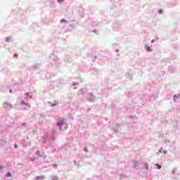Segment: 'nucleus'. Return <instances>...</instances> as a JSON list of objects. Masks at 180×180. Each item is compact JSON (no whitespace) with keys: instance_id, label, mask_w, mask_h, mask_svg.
<instances>
[{"instance_id":"1","label":"nucleus","mask_w":180,"mask_h":180,"mask_svg":"<svg viewBox=\"0 0 180 180\" xmlns=\"http://www.w3.org/2000/svg\"><path fill=\"white\" fill-rule=\"evenodd\" d=\"M57 124L60 130H65L68 127V124L61 118L58 119Z\"/></svg>"},{"instance_id":"2","label":"nucleus","mask_w":180,"mask_h":180,"mask_svg":"<svg viewBox=\"0 0 180 180\" xmlns=\"http://www.w3.org/2000/svg\"><path fill=\"white\" fill-rule=\"evenodd\" d=\"M4 108H6V109H7V110H11V109H12V104H11V103H8V102H5L4 103Z\"/></svg>"},{"instance_id":"3","label":"nucleus","mask_w":180,"mask_h":180,"mask_svg":"<svg viewBox=\"0 0 180 180\" xmlns=\"http://www.w3.org/2000/svg\"><path fill=\"white\" fill-rule=\"evenodd\" d=\"M32 108V105L30 104H25V106L24 108L25 110H29Z\"/></svg>"},{"instance_id":"4","label":"nucleus","mask_w":180,"mask_h":180,"mask_svg":"<svg viewBox=\"0 0 180 180\" xmlns=\"http://www.w3.org/2000/svg\"><path fill=\"white\" fill-rule=\"evenodd\" d=\"M49 103H51V106H56V105H57V103H57V101H54V102L52 103H51V102H49Z\"/></svg>"},{"instance_id":"5","label":"nucleus","mask_w":180,"mask_h":180,"mask_svg":"<svg viewBox=\"0 0 180 180\" xmlns=\"http://www.w3.org/2000/svg\"><path fill=\"white\" fill-rule=\"evenodd\" d=\"M6 176H12V174H11L10 172H8L6 174Z\"/></svg>"},{"instance_id":"6","label":"nucleus","mask_w":180,"mask_h":180,"mask_svg":"<svg viewBox=\"0 0 180 180\" xmlns=\"http://www.w3.org/2000/svg\"><path fill=\"white\" fill-rule=\"evenodd\" d=\"M146 50L147 51H152L151 49L149 46L146 48Z\"/></svg>"},{"instance_id":"7","label":"nucleus","mask_w":180,"mask_h":180,"mask_svg":"<svg viewBox=\"0 0 180 180\" xmlns=\"http://www.w3.org/2000/svg\"><path fill=\"white\" fill-rule=\"evenodd\" d=\"M20 103L21 105H27V103H25L23 101H21Z\"/></svg>"},{"instance_id":"8","label":"nucleus","mask_w":180,"mask_h":180,"mask_svg":"<svg viewBox=\"0 0 180 180\" xmlns=\"http://www.w3.org/2000/svg\"><path fill=\"white\" fill-rule=\"evenodd\" d=\"M65 0H57V2H58L59 4H60V2H64Z\"/></svg>"},{"instance_id":"9","label":"nucleus","mask_w":180,"mask_h":180,"mask_svg":"<svg viewBox=\"0 0 180 180\" xmlns=\"http://www.w3.org/2000/svg\"><path fill=\"white\" fill-rule=\"evenodd\" d=\"M158 166V169H161V165H156Z\"/></svg>"},{"instance_id":"10","label":"nucleus","mask_w":180,"mask_h":180,"mask_svg":"<svg viewBox=\"0 0 180 180\" xmlns=\"http://www.w3.org/2000/svg\"><path fill=\"white\" fill-rule=\"evenodd\" d=\"M175 171H176V169H174L173 170H172V174H175Z\"/></svg>"},{"instance_id":"11","label":"nucleus","mask_w":180,"mask_h":180,"mask_svg":"<svg viewBox=\"0 0 180 180\" xmlns=\"http://www.w3.org/2000/svg\"><path fill=\"white\" fill-rule=\"evenodd\" d=\"M63 22H65V20H64V19L60 20L61 23H63Z\"/></svg>"},{"instance_id":"12","label":"nucleus","mask_w":180,"mask_h":180,"mask_svg":"<svg viewBox=\"0 0 180 180\" xmlns=\"http://www.w3.org/2000/svg\"><path fill=\"white\" fill-rule=\"evenodd\" d=\"M159 13H160V15H161V13H162V10H160Z\"/></svg>"},{"instance_id":"13","label":"nucleus","mask_w":180,"mask_h":180,"mask_svg":"<svg viewBox=\"0 0 180 180\" xmlns=\"http://www.w3.org/2000/svg\"><path fill=\"white\" fill-rule=\"evenodd\" d=\"M84 151H86V153H88V149L86 148H84Z\"/></svg>"},{"instance_id":"14","label":"nucleus","mask_w":180,"mask_h":180,"mask_svg":"<svg viewBox=\"0 0 180 180\" xmlns=\"http://www.w3.org/2000/svg\"><path fill=\"white\" fill-rule=\"evenodd\" d=\"M26 96H29V93H26Z\"/></svg>"},{"instance_id":"15","label":"nucleus","mask_w":180,"mask_h":180,"mask_svg":"<svg viewBox=\"0 0 180 180\" xmlns=\"http://www.w3.org/2000/svg\"><path fill=\"white\" fill-rule=\"evenodd\" d=\"M151 43H154V40H152V41H151Z\"/></svg>"},{"instance_id":"16","label":"nucleus","mask_w":180,"mask_h":180,"mask_svg":"<svg viewBox=\"0 0 180 180\" xmlns=\"http://www.w3.org/2000/svg\"><path fill=\"white\" fill-rule=\"evenodd\" d=\"M11 92H12V90L10 91V93H11Z\"/></svg>"},{"instance_id":"17","label":"nucleus","mask_w":180,"mask_h":180,"mask_svg":"<svg viewBox=\"0 0 180 180\" xmlns=\"http://www.w3.org/2000/svg\"><path fill=\"white\" fill-rule=\"evenodd\" d=\"M15 147L16 148V147H18L16 145H15Z\"/></svg>"},{"instance_id":"18","label":"nucleus","mask_w":180,"mask_h":180,"mask_svg":"<svg viewBox=\"0 0 180 180\" xmlns=\"http://www.w3.org/2000/svg\"><path fill=\"white\" fill-rule=\"evenodd\" d=\"M30 98H32V96H30Z\"/></svg>"}]
</instances>
